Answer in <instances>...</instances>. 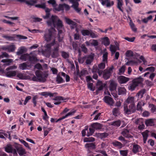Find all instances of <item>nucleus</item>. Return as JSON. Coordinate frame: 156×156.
<instances>
[{
    "label": "nucleus",
    "instance_id": "nucleus-2",
    "mask_svg": "<svg viewBox=\"0 0 156 156\" xmlns=\"http://www.w3.org/2000/svg\"><path fill=\"white\" fill-rule=\"evenodd\" d=\"M52 46H54V48L51 50V56L53 58H56L58 57L59 55V45L55 44V40L53 39L52 41L50 43L46 44V47L48 49H50Z\"/></svg>",
    "mask_w": 156,
    "mask_h": 156
},
{
    "label": "nucleus",
    "instance_id": "nucleus-35",
    "mask_svg": "<svg viewBox=\"0 0 156 156\" xmlns=\"http://www.w3.org/2000/svg\"><path fill=\"white\" fill-rule=\"evenodd\" d=\"M90 32V30L83 29L81 30V34L83 36H89Z\"/></svg>",
    "mask_w": 156,
    "mask_h": 156
},
{
    "label": "nucleus",
    "instance_id": "nucleus-45",
    "mask_svg": "<svg viewBox=\"0 0 156 156\" xmlns=\"http://www.w3.org/2000/svg\"><path fill=\"white\" fill-rule=\"evenodd\" d=\"M126 55L128 57H133V52L130 50H127L126 53Z\"/></svg>",
    "mask_w": 156,
    "mask_h": 156
},
{
    "label": "nucleus",
    "instance_id": "nucleus-8",
    "mask_svg": "<svg viewBox=\"0 0 156 156\" xmlns=\"http://www.w3.org/2000/svg\"><path fill=\"white\" fill-rule=\"evenodd\" d=\"M104 101L105 103L110 106L113 105L114 103V101L113 99L110 96H105L103 98Z\"/></svg>",
    "mask_w": 156,
    "mask_h": 156
},
{
    "label": "nucleus",
    "instance_id": "nucleus-19",
    "mask_svg": "<svg viewBox=\"0 0 156 156\" xmlns=\"http://www.w3.org/2000/svg\"><path fill=\"white\" fill-rule=\"evenodd\" d=\"M51 10V9H49L48 8H47V9H46L45 10V11L46 13V15L45 16H42V17L44 19H47L50 17L51 16L50 12Z\"/></svg>",
    "mask_w": 156,
    "mask_h": 156
},
{
    "label": "nucleus",
    "instance_id": "nucleus-14",
    "mask_svg": "<svg viewBox=\"0 0 156 156\" xmlns=\"http://www.w3.org/2000/svg\"><path fill=\"white\" fill-rule=\"evenodd\" d=\"M65 20L66 23L68 24L71 25V29H73L76 27V23L69 18H66Z\"/></svg>",
    "mask_w": 156,
    "mask_h": 156
},
{
    "label": "nucleus",
    "instance_id": "nucleus-25",
    "mask_svg": "<svg viewBox=\"0 0 156 156\" xmlns=\"http://www.w3.org/2000/svg\"><path fill=\"white\" fill-rule=\"evenodd\" d=\"M112 114L115 116H117L120 114L119 108H114L112 111Z\"/></svg>",
    "mask_w": 156,
    "mask_h": 156
},
{
    "label": "nucleus",
    "instance_id": "nucleus-48",
    "mask_svg": "<svg viewBox=\"0 0 156 156\" xmlns=\"http://www.w3.org/2000/svg\"><path fill=\"white\" fill-rule=\"evenodd\" d=\"M149 132V131L148 130H146L145 131L141 133V134L143 138H147Z\"/></svg>",
    "mask_w": 156,
    "mask_h": 156
},
{
    "label": "nucleus",
    "instance_id": "nucleus-56",
    "mask_svg": "<svg viewBox=\"0 0 156 156\" xmlns=\"http://www.w3.org/2000/svg\"><path fill=\"white\" fill-rule=\"evenodd\" d=\"M90 33L89 36L92 38H95L98 37V35L97 34H95L91 30H90Z\"/></svg>",
    "mask_w": 156,
    "mask_h": 156
},
{
    "label": "nucleus",
    "instance_id": "nucleus-50",
    "mask_svg": "<svg viewBox=\"0 0 156 156\" xmlns=\"http://www.w3.org/2000/svg\"><path fill=\"white\" fill-rule=\"evenodd\" d=\"M15 46L14 45L8 46V51L9 52H13L15 49Z\"/></svg>",
    "mask_w": 156,
    "mask_h": 156
},
{
    "label": "nucleus",
    "instance_id": "nucleus-64",
    "mask_svg": "<svg viewBox=\"0 0 156 156\" xmlns=\"http://www.w3.org/2000/svg\"><path fill=\"white\" fill-rule=\"evenodd\" d=\"M35 68L38 69H42V67L40 63H38L36 64L34 66Z\"/></svg>",
    "mask_w": 156,
    "mask_h": 156
},
{
    "label": "nucleus",
    "instance_id": "nucleus-46",
    "mask_svg": "<svg viewBox=\"0 0 156 156\" xmlns=\"http://www.w3.org/2000/svg\"><path fill=\"white\" fill-rule=\"evenodd\" d=\"M149 107L151 109V112L154 113L156 112V106L153 104H150L149 105Z\"/></svg>",
    "mask_w": 156,
    "mask_h": 156
},
{
    "label": "nucleus",
    "instance_id": "nucleus-55",
    "mask_svg": "<svg viewBox=\"0 0 156 156\" xmlns=\"http://www.w3.org/2000/svg\"><path fill=\"white\" fill-rule=\"evenodd\" d=\"M19 141L21 142L23 144L24 146L28 148H30V147L29 146L28 144L26 142L25 140L23 139H19Z\"/></svg>",
    "mask_w": 156,
    "mask_h": 156
},
{
    "label": "nucleus",
    "instance_id": "nucleus-57",
    "mask_svg": "<svg viewBox=\"0 0 156 156\" xmlns=\"http://www.w3.org/2000/svg\"><path fill=\"white\" fill-rule=\"evenodd\" d=\"M125 70V66H122L119 69V75H121L122 73H124Z\"/></svg>",
    "mask_w": 156,
    "mask_h": 156
},
{
    "label": "nucleus",
    "instance_id": "nucleus-37",
    "mask_svg": "<svg viewBox=\"0 0 156 156\" xmlns=\"http://www.w3.org/2000/svg\"><path fill=\"white\" fill-rule=\"evenodd\" d=\"M121 124V121L120 120H118L116 121L112 122L111 125L112 126H115L117 127L119 126Z\"/></svg>",
    "mask_w": 156,
    "mask_h": 156
},
{
    "label": "nucleus",
    "instance_id": "nucleus-18",
    "mask_svg": "<svg viewBox=\"0 0 156 156\" xmlns=\"http://www.w3.org/2000/svg\"><path fill=\"white\" fill-rule=\"evenodd\" d=\"M122 134L124 137L126 138H132V136L129 133V131L127 129H124L122 131Z\"/></svg>",
    "mask_w": 156,
    "mask_h": 156
},
{
    "label": "nucleus",
    "instance_id": "nucleus-32",
    "mask_svg": "<svg viewBox=\"0 0 156 156\" xmlns=\"http://www.w3.org/2000/svg\"><path fill=\"white\" fill-rule=\"evenodd\" d=\"M108 136V133H98V136L101 139L107 137Z\"/></svg>",
    "mask_w": 156,
    "mask_h": 156
},
{
    "label": "nucleus",
    "instance_id": "nucleus-61",
    "mask_svg": "<svg viewBox=\"0 0 156 156\" xmlns=\"http://www.w3.org/2000/svg\"><path fill=\"white\" fill-rule=\"evenodd\" d=\"M90 44L92 46H97L98 45V43L97 40L93 39L90 43Z\"/></svg>",
    "mask_w": 156,
    "mask_h": 156
},
{
    "label": "nucleus",
    "instance_id": "nucleus-59",
    "mask_svg": "<svg viewBox=\"0 0 156 156\" xmlns=\"http://www.w3.org/2000/svg\"><path fill=\"white\" fill-rule=\"evenodd\" d=\"M29 60L30 61L35 62H37L38 60L37 58L34 56H29Z\"/></svg>",
    "mask_w": 156,
    "mask_h": 156
},
{
    "label": "nucleus",
    "instance_id": "nucleus-21",
    "mask_svg": "<svg viewBox=\"0 0 156 156\" xmlns=\"http://www.w3.org/2000/svg\"><path fill=\"white\" fill-rule=\"evenodd\" d=\"M56 93H52L50 92H42L41 93V95L42 96H45V97L47 98L48 96H49L50 97H53L55 94H56Z\"/></svg>",
    "mask_w": 156,
    "mask_h": 156
},
{
    "label": "nucleus",
    "instance_id": "nucleus-1",
    "mask_svg": "<svg viewBox=\"0 0 156 156\" xmlns=\"http://www.w3.org/2000/svg\"><path fill=\"white\" fill-rule=\"evenodd\" d=\"M57 16H56L52 15L51 18L47 21L48 26L52 28H56L58 30V40L59 42L61 41L63 37L62 31V29L63 27L62 22L59 19L56 21Z\"/></svg>",
    "mask_w": 156,
    "mask_h": 156
},
{
    "label": "nucleus",
    "instance_id": "nucleus-11",
    "mask_svg": "<svg viewBox=\"0 0 156 156\" xmlns=\"http://www.w3.org/2000/svg\"><path fill=\"white\" fill-rule=\"evenodd\" d=\"M117 86V83L114 81L112 80L109 86L110 90L111 92H115Z\"/></svg>",
    "mask_w": 156,
    "mask_h": 156
},
{
    "label": "nucleus",
    "instance_id": "nucleus-29",
    "mask_svg": "<svg viewBox=\"0 0 156 156\" xmlns=\"http://www.w3.org/2000/svg\"><path fill=\"white\" fill-rule=\"evenodd\" d=\"M16 75V73L15 71H10L8 72L6 74V76L8 77H11L15 76Z\"/></svg>",
    "mask_w": 156,
    "mask_h": 156
},
{
    "label": "nucleus",
    "instance_id": "nucleus-36",
    "mask_svg": "<svg viewBox=\"0 0 156 156\" xmlns=\"http://www.w3.org/2000/svg\"><path fill=\"white\" fill-rule=\"evenodd\" d=\"M95 140V138L93 137H84L83 139V142H93Z\"/></svg>",
    "mask_w": 156,
    "mask_h": 156
},
{
    "label": "nucleus",
    "instance_id": "nucleus-54",
    "mask_svg": "<svg viewBox=\"0 0 156 156\" xmlns=\"http://www.w3.org/2000/svg\"><path fill=\"white\" fill-rule=\"evenodd\" d=\"M79 3L78 2L75 1L73 3L71 7H73L74 8V9L76 10H78V8L79 6Z\"/></svg>",
    "mask_w": 156,
    "mask_h": 156
},
{
    "label": "nucleus",
    "instance_id": "nucleus-38",
    "mask_svg": "<svg viewBox=\"0 0 156 156\" xmlns=\"http://www.w3.org/2000/svg\"><path fill=\"white\" fill-rule=\"evenodd\" d=\"M28 67L29 66L27 64V63L25 62L21 63L19 65L20 69L23 70L27 69Z\"/></svg>",
    "mask_w": 156,
    "mask_h": 156
},
{
    "label": "nucleus",
    "instance_id": "nucleus-26",
    "mask_svg": "<svg viewBox=\"0 0 156 156\" xmlns=\"http://www.w3.org/2000/svg\"><path fill=\"white\" fill-rule=\"evenodd\" d=\"M110 42L109 39L107 37H104L102 41V43L105 46L108 45L110 44Z\"/></svg>",
    "mask_w": 156,
    "mask_h": 156
},
{
    "label": "nucleus",
    "instance_id": "nucleus-10",
    "mask_svg": "<svg viewBox=\"0 0 156 156\" xmlns=\"http://www.w3.org/2000/svg\"><path fill=\"white\" fill-rule=\"evenodd\" d=\"M129 80V78L123 76H120L118 77V80L119 83L120 84L126 83Z\"/></svg>",
    "mask_w": 156,
    "mask_h": 156
},
{
    "label": "nucleus",
    "instance_id": "nucleus-3",
    "mask_svg": "<svg viewBox=\"0 0 156 156\" xmlns=\"http://www.w3.org/2000/svg\"><path fill=\"white\" fill-rule=\"evenodd\" d=\"M124 110L125 114H130L135 112L136 110L135 104H130L128 106V105L125 104L124 105Z\"/></svg>",
    "mask_w": 156,
    "mask_h": 156
},
{
    "label": "nucleus",
    "instance_id": "nucleus-47",
    "mask_svg": "<svg viewBox=\"0 0 156 156\" xmlns=\"http://www.w3.org/2000/svg\"><path fill=\"white\" fill-rule=\"evenodd\" d=\"M146 92V89H143L141 90L137 94L139 96H140V98H142L143 96V95L145 94Z\"/></svg>",
    "mask_w": 156,
    "mask_h": 156
},
{
    "label": "nucleus",
    "instance_id": "nucleus-4",
    "mask_svg": "<svg viewBox=\"0 0 156 156\" xmlns=\"http://www.w3.org/2000/svg\"><path fill=\"white\" fill-rule=\"evenodd\" d=\"M114 67L112 66L111 67H108L103 71L102 77L105 80L109 79L113 72Z\"/></svg>",
    "mask_w": 156,
    "mask_h": 156
},
{
    "label": "nucleus",
    "instance_id": "nucleus-24",
    "mask_svg": "<svg viewBox=\"0 0 156 156\" xmlns=\"http://www.w3.org/2000/svg\"><path fill=\"white\" fill-rule=\"evenodd\" d=\"M94 56L91 55H88L86 61V63L87 65H89L93 62L94 59Z\"/></svg>",
    "mask_w": 156,
    "mask_h": 156
},
{
    "label": "nucleus",
    "instance_id": "nucleus-63",
    "mask_svg": "<svg viewBox=\"0 0 156 156\" xmlns=\"http://www.w3.org/2000/svg\"><path fill=\"white\" fill-rule=\"evenodd\" d=\"M28 56L27 54H24L22 55L20 57V58L22 60H24V61H26L27 60V56Z\"/></svg>",
    "mask_w": 156,
    "mask_h": 156
},
{
    "label": "nucleus",
    "instance_id": "nucleus-40",
    "mask_svg": "<svg viewBox=\"0 0 156 156\" xmlns=\"http://www.w3.org/2000/svg\"><path fill=\"white\" fill-rule=\"evenodd\" d=\"M97 85H100V86L98 88L97 90H96V92L102 90L103 88V86L102 84V83L101 81L98 80V81L97 83Z\"/></svg>",
    "mask_w": 156,
    "mask_h": 156
},
{
    "label": "nucleus",
    "instance_id": "nucleus-22",
    "mask_svg": "<svg viewBox=\"0 0 156 156\" xmlns=\"http://www.w3.org/2000/svg\"><path fill=\"white\" fill-rule=\"evenodd\" d=\"M145 123L147 126H153L154 125V119H150L146 120Z\"/></svg>",
    "mask_w": 156,
    "mask_h": 156
},
{
    "label": "nucleus",
    "instance_id": "nucleus-23",
    "mask_svg": "<svg viewBox=\"0 0 156 156\" xmlns=\"http://www.w3.org/2000/svg\"><path fill=\"white\" fill-rule=\"evenodd\" d=\"M117 48L118 50L119 49V46L117 45L115 46L113 45H110V49L112 54H114Z\"/></svg>",
    "mask_w": 156,
    "mask_h": 156
},
{
    "label": "nucleus",
    "instance_id": "nucleus-60",
    "mask_svg": "<svg viewBox=\"0 0 156 156\" xmlns=\"http://www.w3.org/2000/svg\"><path fill=\"white\" fill-rule=\"evenodd\" d=\"M120 154L122 156H127L128 151L127 150H120Z\"/></svg>",
    "mask_w": 156,
    "mask_h": 156
},
{
    "label": "nucleus",
    "instance_id": "nucleus-6",
    "mask_svg": "<svg viewBox=\"0 0 156 156\" xmlns=\"http://www.w3.org/2000/svg\"><path fill=\"white\" fill-rule=\"evenodd\" d=\"M142 82L141 78H138L133 80L132 83L129 87V89L131 91L134 90L136 87L138 86L139 84L141 83Z\"/></svg>",
    "mask_w": 156,
    "mask_h": 156
},
{
    "label": "nucleus",
    "instance_id": "nucleus-39",
    "mask_svg": "<svg viewBox=\"0 0 156 156\" xmlns=\"http://www.w3.org/2000/svg\"><path fill=\"white\" fill-rule=\"evenodd\" d=\"M106 63L105 62H102L98 65V67L99 69V70H103V69H105L106 66Z\"/></svg>",
    "mask_w": 156,
    "mask_h": 156
},
{
    "label": "nucleus",
    "instance_id": "nucleus-20",
    "mask_svg": "<svg viewBox=\"0 0 156 156\" xmlns=\"http://www.w3.org/2000/svg\"><path fill=\"white\" fill-rule=\"evenodd\" d=\"M117 92L119 95L124 94H126V90L124 87H119L117 89Z\"/></svg>",
    "mask_w": 156,
    "mask_h": 156
},
{
    "label": "nucleus",
    "instance_id": "nucleus-58",
    "mask_svg": "<svg viewBox=\"0 0 156 156\" xmlns=\"http://www.w3.org/2000/svg\"><path fill=\"white\" fill-rule=\"evenodd\" d=\"M25 49L23 47H21L20 48L19 50L16 53L18 55H20L23 54L24 52Z\"/></svg>",
    "mask_w": 156,
    "mask_h": 156
},
{
    "label": "nucleus",
    "instance_id": "nucleus-51",
    "mask_svg": "<svg viewBox=\"0 0 156 156\" xmlns=\"http://www.w3.org/2000/svg\"><path fill=\"white\" fill-rule=\"evenodd\" d=\"M61 55L62 57L64 59L69 58V56L68 53L64 51L61 52Z\"/></svg>",
    "mask_w": 156,
    "mask_h": 156
},
{
    "label": "nucleus",
    "instance_id": "nucleus-49",
    "mask_svg": "<svg viewBox=\"0 0 156 156\" xmlns=\"http://www.w3.org/2000/svg\"><path fill=\"white\" fill-rule=\"evenodd\" d=\"M35 6L36 7L42 8L45 10L46 9H47V8L46 7V5L45 3H43L41 4H37L35 5Z\"/></svg>",
    "mask_w": 156,
    "mask_h": 156
},
{
    "label": "nucleus",
    "instance_id": "nucleus-5",
    "mask_svg": "<svg viewBox=\"0 0 156 156\" xmlns=\"http://www.w3.org/2000/svg\"><path fill=\"white\" fill-rule=\"evenodd\" d=\"M55 29L54 28H51L48 30V32H46L44 34V37L45 40L48 42L51 41L52 37L53 32Z\"/></svg>",
    "mask_w": 156,
    "mask_h": 156
},
{
    "label": "nucleus",
    "instance_id": "nucleus-62",
    "mask_svg": "<svg viewBox=\"0 0 156 156\" xmlns=\"http://www.w3.org/2000/svg\"><path fill=\"white\" fill-rule=\"evenodd\" d=\"M87 58L86 56H84L83 58L79 57L78 59V62L80 63H83L85 59Z\"/></svg>",
    "mask_w": 156,
    "mask_h": 156
},
{
    "label": "nucleus",
    "instance_id": "nucleus-28",
    "mask_svg": "<svg viewBox=\"0 0 156 156\" xmlns=\"http://www.w3.org/2000/svg\"><path fill=\"white\" fill-rule=\"evenodd\" d=\"M117 8L119 9L122 12H123V10H122V6L123 5V2L122 0H117Z\"/></svg>",
    "mask_w": 156,
    "mask_h": 156
},
{
    "label": "nucleus",
    "instance_id": "nucleus-30",
    "mask_svg": "<svg viewBox=\"0 0 156 156\" xmlns=\"http://www.w3.org/2000/svg\"><path fill=\"white\" fill-rule=\"evenodd\" d=\"M112 144L114 146L117 147L120 149L121 148L123 147L122 144L121 142L117 141H114Z\"/></svg>",
    "mask_w": 156,
    "mask_h": 156
},
{
    "label": "nucleus",
    "instance_id": "nucleus-13",
    "mask_svg": "<svg viewBox=\"0 0 156 156\" xmlns=\"http://www.w3.org/2000/svg\"><path fill=\"white\" fill-rule=\"evenodd\" d=\"M85 147L86 148H87V151L89 152H90V149H95L96 148V145L94 143H87L85 144Z\"/></svg>",
    "mask_w": 156,
    "mask_h": 156
},
{
    "label": "nucleus",
    "instance_id": "nucleus-33",
    "mask_svg": "<svg viewBox=\"0 0 156 156\" xmlns=\"http://www.w3.org/2000/svg\"><path fill=\"white\" fill-rule=\"evenodd\" d=\"M126 102L128 104H134V97H129L126 100Z\"/></svg>",
    "mask_w": 156,
    "mask_h": 156
},
{
    "label": "nucleus",
    "instance_id": "nucleus-17",
    "mask_svg": "<svg viewBox=\"0 0 156 156\" xmlns=\"http://www.w3.org/2000/svg\"><path fill=\"white\" fill-rule=\"evenodd\" d=\"M91 127L94 129H101L102 127V125L99 123H94L91 125Z\"/></svg>",
    "mask_w": 156,
    "mask_h": 156
},
{
    "label": "nucleus",
    "instance_id": "nucleus-53",
    "mask_svg": "<svg viewBox=\"0 0 156 156\" xmlns=\"http://www.w3.org/2000/svg\"><path fill=\"white\" fill-rule=\"evenodd\" d=\"M129 25L133 31L135 32L136 31L137 29L135 28L134 24L133 23V22L131 20H130Z\"/></svg>",
    "mask_w": 156,
    "mask_h": 156
},
{
    "label": "nucleus",
    "instance_id": "nucleus-31",
    "mask_svg": "<svg viewBox=\"0 0 156 156\" xmlns=\"http://www.w3.org/2000/svg\"><path fill=\"white\" fill-rule=\"evenodd\" d=\"M6 152L8 153H12L13 148L10 145H7L5 148Z\"/></svg>",
    "mask_w": 156,
    "mask_h": 156
},
{
    "label": "nucleus",
    "instance_id": "nucleus-34",
    "mask_svg": "<svg viewBox=\"0 0 156 156\" xmlns=\"http://www.w3.org/2000/svg\"><path fill=\"white\" fill-rule=\"evenodd\" d=\"M37 2V0H29L26 1V3L28 5H34Z\"/></svg>",
    "mask_w": 156,
    "mask_h": 156
},
{
    "label": "nucleus",
    "instance_id": "nucleus-41",
    "mask_svg": "<svg viewBox=\"0 0 156 156\" xmlns=\"http://www.w3.org/2000/svg\"><path fill=\"white\" fill-rule=\"evenodd\" d=\"M56 80L58 84L65 82V81L63 80V78L59 75H57Z\"/></svg>",
    "mask_w": 156,
    "mask_h": 156
},
{
    "label": "nucleus",
    "instance_id": "nucleus-15",
    "mask_svg": "<svg viewBox=\"0 0 156 156\" xmlns=\"http://www.w3.org/2000/svg\"><path fill=\"white\" fill-rule=\"evenodd\" d=\"M92 72L93 73H98L99 76H102L103 70H99V69L97 66H94L92 69Z\"/></svg>",
    "mask_w": 156,
    "mask_h": 156
},
{
    "label": "nucleus",
    "instance_id": "nucleus-44",
    "mask_svg": "<svg viewBox=\"0 0 156 156\" xmlns=\"http://www.w3.org/2000/svg\"><path fill=\"white\" fill-rule=\"evenodd\" d=\"M48 2L49 4L52 5V6L54 7V9H55V8L57 5L55 0H49Z\"/></svg>",
    "mask_w": 156,
    "mask_h": 156
},
{
    "label": "nucleus",
    "instance_id": "nucleus-7",
    "mask_svg": "<svg viewBox=\"0 0 156 156\" xmlns=\"http://www.w3.org/2000/svg\"><path fill=\"white\" fill-rule=\"evenodd\" d=\"M64 9L66 11H68L70 9V7L68 5L64 3L63 4H59L58 7H56L55 8V10L58 11H63Z\"/></svg>",
    "mask_w": 156,
    "mask_h": 156
},
{
    "label": "nucleus",
    "instance_id": "nucleus-27",
    "mask_svg": "<svg viewBox=\"0 0 156 156\" xmlns=\"http://www.w3.org/2000/svg\"><path fill=\"white\" fill-rule=\"evenodd\" d=\"M108 53L107 51H105L103 54L102 62L106 63L108 62Z\"/></svg>",
    "mask_w": 156,
    "mask_h": 156
},
{
    "label": "nucleus",
    "instance_id": "nucleus-12",
    "mask_svg": "<svg viewBox=\"0 0 156 156\" xmlns=\"http://www.w3.org/2000/svg\"><path fill=\"white\" fill-rule=\"evenodd\" d=\"M141 150L140 146L137 144H134L132 149V151L135 154L140 152Z\"/></svg>",
    "mask_w": 156,
    "mask_h": 156
},
{
    "label": "nucleus",
    "instance_id": "nucleus-9",
    "mask_svg": "<svg viewBox=\"0 0 156 156\" xmlns=\"http://www.w3.org/2000/svg\"><path fill=\"white\" fill-rule=\"evenodd\" d=\"M53 100L57 101V102H54V104L55 105H58L60 104L61 102V101H63L64 102H65V101L68 100L67 98H64L62 96H56L55 98H54Z\"/></svg>",
    "mask_w": 156,
    "mask_h": 156
},
{
    "label": "nucleus",
    "instance_id": "nucleus-52",
    "mask_svg": "<svg viewBox=\"0 0 156 156\" xmlns=\"http://www.w3.org/2000/svg\"><path fill=\"white\" fill-rule=\"evenodd\" d=\"M89 132H87V133L86 134V135L87 136H90L92 135L93 133H94L95 131L94 129L92 128H89Z\"/></svg>",
    "mask_w": 156,
    "mask_h": 156
},
{
    "label": "nucleus",
    "instance_id": "nucleus-42",
    "mask_svg": "<svg viewBox=\"0 0 156 156\" xmlns=\"http://www.w3.org/2000/svg\"><path fill=\"white\" fill-rule=\"evenodd\" d=\"M12 59H3L2 60L1 62L3 63H6V65L7 66L10 65L11 63L12 62Z\"/></svg>",
    "mask_w": 156,
    "mask_h": 156
},
{
    "label": "nucleus",
    "instance_id": "nucleus-16",
    "mask_svg": "<svg viewBox=\"0 0 156 156\" xmlns=\"http://www.w3.org/2000/svg\"><path fill=\"white\" fill-rule=\"evenodd\" d=\"M17 151L20 156L26 154V152L25 149L22 147H18L16 148Z\"/></svg>",
    "mask_w": 156,
    "mask_h": 156
},
{
    "label": "nucleus",
    "instance_id": "nucleus-43",
    "mask_svg": "<svg viewBox=\"0 0 156 156\" xmlns=\"http://www.w3.org/2000/svg\"><path fill=\"white\" fill-rule=\"evenodd\" d=\"M41 73V71L37 70L35 72V74L38 78H41L42 80H43V77Z\"/></svg>",
    "mask_w": 156,
    "mask_h": 156
}]
</instances>
